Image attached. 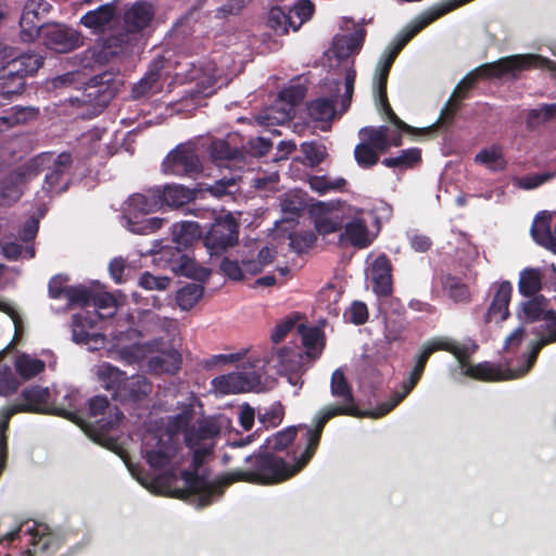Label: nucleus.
I'll return each mask as SVG.
<instances>
[{
	"label": "nucleus",
	"mask_w": 556,
	"mask_h": 556,
	"mask_svg": "<svg viewBox=\"0 0 556 556\" xmlns=\"http://www.w3.org/2000/svg\"><path fill=\"white\" fill-rule=\"evenodd\" d=\"M301 444L288 450L287 457L275 454L266 448H260L244 458V466L218 476L210 481L205 476L194 471L185 470L181 478L185 489H175L172 496L187 500L194 496L198 508L210 506L220 498L225 490L233 483L243 482L254 485L279 484L296 476L306 466L307 462L298 453Z\"/></svg>",
	"instance_id": "obj_1"
},
{
	"label": "nucleus",
	"mask_w": 556,
	"mask_h": 556,
	"mask_svg": "<svg viewBox=\"0 0 556 556\" xmlns=\"http://www.w3.org/2000/svg\"><path fill=\"white\" fill-rule=\"evenodd\" d=\"M544 320H546L545 333L540 341L533 342L530 352L523 355L526 358L523 367L503 369L501 366L485 362L468 366L466 375L482 381H505L523 377L534 366L541 349L556 342V312L548 309L545 313Z\"/></svg>",
	"instance_id": "obj_2"
},
{
	"label": "nucleus",
	"mask_w": 556,
	"mask_h": 556,
	"mask_svg": "<svg viewBox=\"0 0 556 556\" xmlns=\"http://www.w3.org/2000/svg\"><path fill=\"white\" fill-rule=\"evenodd\" d=\"M160 188L131 194L125 202L123 219L126 228L136 235H150L162 228L164 219L147 217L161 210Z\"/></svg>",
	"instance_id": "obj_3"
},
{
	"label": "nucleus",
	"mask_w": 556,
	"mask_h": 556,
	"mask_svg": "<svg viewBox=\"0 0 556 556\" xmlns=\"http://www.w3.org/2000/svg\"><path fill=\"white\" fill-rule=\"evenodd\" d=\"M155 11L151 3L138 0L125 9L123 29L104 39V47L111 54L117 55L132 47L139 35L151 26Z\"/></svg>",
	"instance_id": "obj_4"
},
{
	"label": "nucleus",
	"mask_w": 556,
	"mask_h": 556,
	"mask_svg": "<svg viewBox=\"0 0 556 556\" xmlns=\"http://www.w3.org/2000/svg\"><path fill=\"white\" fill-rule=\"evenodd\" d=\"M73 156L70 152L55 154L43 152L27 161L28 170L33 178L47 172L42 190L46 193H62L68 189L72 179Z\"/></svg>",
	"instance_id": "obj_5"
},
{
	"label": "nucleus",
	"mask_w": 556,
	"mask_h": 556,
	"mask_svg": "<svg viewBox=\"0 0 556 556\" xmlns=\"http://www.w3.org/2000/svg\"><path fill=\"white\" fill-rule=\"evenodd\" d=\"M535 67L556 68V63L538 54H515L501 58L495 62L484 63L472 70L470 74L479 79L502 78L509 75L517 80L520 73Z\"/></svg>",
	"instance_id": "obj_6"
},
{
	"label": "nucleus",
	"mask_w": 556,
	"mask_h": 556,
	"mask_svg": "<svg viewBox=\"0 0 556 556\" xmlns=\"http://www.w3.org/2000/svg\"><path fill=\"white\" fill-rule=\"evenodd\" d=\"M51 410V393L48 388L30 386L21 393V402L0 412V439L8 442V430L12 416L16 413L48 414Z\"/></svg>",
	"instance_id": "obj_7"
},
{
	"label": "nucleus",
	"mask_w": 556,
	"mask_h": 556,
	"mask_svg": "<svg viewBox=\"0 0 556 556\" xmlns=\"http://www.w3.org/2000/svg\"><path fill=\"white\" fill-rule=\"evenodd\" d=\"M345 415L353 417H370V412H361L357 406L351 405H330L319 412L316 417L315 426L308 427L306 425H302L301 430H304V448L301 452V455L304 459L309 463L313 458L321 439V434L326 424L333 417Z\"/></svg>",
	"instance_id": "obj_8"
},
{
	"label": "nucleus",
	"mask_w": 556,
	"mask_h": 556,
	"mask_svg": "<svg viewBox=\"0 0 556 556\" xmlns=\"http://www.w3.org/2000/svg\"><path fill=\"white\" fill-rule=\"evenodd\" d=\"M162 170L167 175L194 177L203 170L197 144L188 141L176 146L163 160Z\"/></svg>",
	"instance_id": "obj_9"
},
{
	"label": "nucleus",
	"mask_w": 556,
	"mask_h": 556,
	"mask_svg": "<svg viewBox=\"0 0 556 556\" xmlns=\"http://www.w3.org/2000/svg\"><path fill=\"white\" fill-rule=\"evenodd\" d=\"M239 224L230 214L220 216L211 225L203 244L211 255L218 254L238 243Z\"/></svg>",
	"instance_id": "obj_10"
},
{
	"label": "nucleus",
	"mask_w": 556,
	"mask_h": 556,
	"mask_svg": "<svg viewBox=\"0 0 556 556\" xmlns=\"http://www.w3.org/2000/svg\"><path fill=\"white\" fill-rule=\"evenodd\" d=\"M178 65V61H172V55L168 54V51L162 55L156 56L151 62L147 74L137 84L134 85L131 89V98L134 100H139L150 94L160 92L163 87V72L169 68H176Z\"/></svg>",
	"instance_id": "obj_11"
},
{
	"label": "nucleus",
	"mask_w": 556,
	"mask_h": 556,
	"mask_svg": "<svg viewBox=\"0 0 556 556\" xmlns=\"http://www.w3.org/2000/svg\"><path fill=\"white\" fill-rule=\"evenodd\" d=\"M362 142L354 149V157L362 168H371L379 162V153H386V139L382 129L366 126L359 130Z\"/></svg>",
	"instance_id": "obj_12"
},
{
	"label": "nucleus",
	"mask_w": 556,
	"mask_h": 556,
	"mask_svg": "<svg viewBox=\"0 0 556 556\" xmlns=\"http://www.w3.org/2000/svg\"><path fill=\"white\" fill-rule=\"evenodd\" d=\"M437 351H446L453 354L460 366L464 368L467 366L469 359L468 350L447 338H435L427 341L415 359V365L409 374L421 379L426 365L430 356Z\"/></svg>",
	"instance_id": "obj_13"
},
{
	"label": "nucleus",
	"mask_w": 556,
	"mask_h": 556,
	"mask_svg": "<svg viewBox=\"0 0 556 556\" xmlns=\"http://www.w3.org/2000/svg\"><path fill=\"white\" fill-rule=\"evenodd\" d=\"M262 382V375L256 370L231 372L212 380L213 389L220 394H237L256 389Z\"/></svg>",
	"instance_id": "obj_14"
},
{
	"label": "nucleus",
	"mask_w": 556,
	"mask_h": 556,
	"mask_svg": "<svg viewBox=\"0 0 556 556\" xmlns=\"http://www.w3.org/2000/svg\"><path fill=\"white\" fill-rule=\"evenodd\" d=\"M39 35L43 45L56 53H67L80 46L79 33L62 24L48 25Z\"/></svg>",
	"instance_id": "obj_15"
},
{
	"label": "nucleus",
	"mask_w": 556,
	"mask_h": 556,
	"mask_svg": "<svg viewBox=\"0 0 556 556\" xmlns=\"http://www.w3.org/2000/svg\"><path fill=\"white\" fill-rule=\"evenodd\" d=\"M51 9L52 5L46 0H28L25 3L20 20L21 37L24 41H31L39 35L45 28L41 18Z\"/></svg>",
	"instance_id": "obj_16"
},
{
	"label": "nucleus",
	"mask_w": 556,
	"mask_h": 556,
	"mask_svg": "<svg viewBox=\"0 0 556 556\" xmlns=\"http://www.w3.org/2000/svg\"><path fill=\"white\" fill-rule=\"evenodd\" d=\"M160 261L165 262L167 266L178 275L195 278L199 266L189 251H186L178 244L175 247H164L159 252Z\"/></svg>",
	"instance_id": "obj_17"
},
{
	"label": "nucleus",
	"mask_w": 556,
	"mask_h": 556,
	"mask_svg": "<svg viewBox=\"0 0 556 556\" xmlns=\"http://www.w3.org/2000/svg\"><path fill=\"white\" fill-rule=\"evenodd\" d=\"M45 56L35 51H27L24 53H17L14 49L13 56L10 59L4 66V72L8 75L18 74L24 80L26 77L35 75L38 70L43 65Z\"/></svg>",
	"instance_id": "obj_18"
},
{
	"label": "nucleus",
	"mask_w": 556,
	"mask_h": 556,
	"mask_svg": "<svg viewBox=\"0 0 556 556\" xmlns=\"http://www.w3.org/2000/svg\"><path fill=\"white\" fill-rule=\"evenodd\" d=\"M26 167L27 162L10 172L0 180L1 199L15 202L22 197V187L34 179L31 173Z\"/></svg>",
	"instance_id": "obj_19"
},
{
	"label": "nucleus",
	"mask_w": 556,
	"mask_h": 556,
	"mask_svg": "<svg viewBox=\"0 0 556 556\" xmlns=\"http://www.w3.org/2000/svg\"><path fill=\"white\" fill-rule=\"evenodd\" d=\"M513 294V286L509 281H503L495 287L490 306L484 315V323H501L509 316V303Z\"/></svg>",
	"instance_id": "obj_20"
},
{
	"label": "nucleus",
	"mask_w": 556,
	"mask_h": 556,
	"mask_svg": "<svg viewBox=\"0 0 556 556\" xmlns=\"http://www.w3.org/2000/svg\"><path fill=\"white\" fill-rule=\"evenodd\" d=\"M477 84L476 77L470 72L457 84L446 105L441 111L438 125H448L453 122L455 114L459 110V102L468 99L470 91Z\"/></svg>",
	"instance_id": "obj_21"
},
{
	"label": "nucleus",
	"mask_w": 556,
	"mask_h": 556,
	"mask_svg": "<svg viewBox=\"0 0 556 556\" xmlns=\"http://www.w3.org/2000/svg\"><path fill=\"white\" fill-rule=\"evenodd\" d=\"M372 290L380 298L393 292L392 264L386 254L379 255L371 266Z\"/></svg>",
	"instance_id": "obj_22"
},
{
	"label": "nucleus",
	"mask_w": 556,
	"mask_h": 556,
	"mask_svg": "<svg viewBox=\"0 0 556 556\" xmlns=\"http://www.w3.org/2000/svg\"><path fill=\"white\" fill-rule=\"evenodd\" d=\"M301 428L302 425L289 426L267 438L265 443L261 446L262 448H266L275 454H279L281 452L287 453L288 450L301 444V448L298 453L299 456L304 448L303 434L300 438L298 437V432Z\"/></svg>",
	"instance_id": "obj_23"
},
{
	"label": "nucleus",
	"mask_w": 556,
	"mask_h": 556,
	"mask_svg": "<svg viewBox=\"0 0 556 556\" xmlns=\"http://www.w3.org/2000/svg\"><path fill=\"white\" fill-rule=\"evenodd\" d=\"M86 90L88 98H92L98 105L106 106L117 92L113 74L104 72L94 75L89 79Z\"/></svg>",
	"instance_id": "obj_24"
},
{
	"label": "nucleus",
	"mask_w": 556,
	"mask_h": 556,
	"mask_svg": "<svg viewBox=\"0 0 556 556\" xmlns=\"http://www.w3.org/2000/svg\"><path fill=\"white\" fill-rule=\"evenodd\" d=\"M153 386L149 379L142 375H135L126 378L123 387L117 392L115 401L125 403H140L152 392Z\"/></svg>",
	"instance_id": "obj_25"
},
{
	"label": "nucleus",
	"mask_w": 556,
	"mask_h": 556,
	"mask_svg": "<svg viewBox=\"0 0 556 556\" xmlns=\"http://www.w3.org/2000/svg\"><path fill=\"white\" fill-rule=\"evenodd\" d=\"M220 433V426L212 417H203L197 421L195 426L186 433L185 444L189 448H194L201 444L215 443V439Z\"/></svg>",
	"instance_id": "obj_26"
},
{
	"label": "nucleus",
	"mask_w": 556,
	"mask_h": 556,
	"mask_svg": "<svg viewBox=\"0 0 556 556\" xmlns=\"http://www.w3.org/2000/svg\"><path fill=\"white\" fill-rule=\"evenodd\" d=\"M201 191L202 189H190L182 185H166L164 188H160L161 207L178 208L184 206L195 200Z\"/></svg>",
	"instance_id": "obj_27"
},
{
	"label": "nucleus",
	"mask_w": 556,
	"mask_h": 556,
	"mask_svg": "<svg viewBox=\"0 0 556 556\" xmlns=\"http://www.w3.org/2000/svg\"><path fill=\"white\" fill-rule=\"evenodd\" d=\"M533 240L556 254V242L554 231H552V214L548 212H540L531 227Z\"/></svg>",
	"instance_id": "obj_28"
},
{
	"label": "nucleus",
	"mask_w": 556,
	"mask_h": 556,
	"mask_svg": "<svg viewBox=\"0 0 556 556\" xmlns=\"http://www.w3.org/2000/svg\"><path fill=\"white\" fill-rule=\"evenodd\" d=\"M181 354L172 349L152 356L148 361V368L154 375H175L181 367Z\"/></svg>",
	"instance_id": "obj_29"
},
{
	"label": "nucleus",
	"mask_w": 556,
	"mask_h": 556,
	"mask_svg": "<svg viewBox=\"0 0 556 556\" xmlns=\"http://www.w3.org/2000/svg\"><path fill=\"white\" fill-rule=\"evenodd\" d=\"M116 15V3L109 2L98 7L96 10L88 11L80 18V24L94 33L101 31L109 25Z\"/></svg>",
	"instance_id": "obj_30"
},
{
	"label": "nucleus",
	"mask_w": 556,
	"mask_h": 556,
	"mask_svg": "<svg viewBox=\"0 0 556 556\" xmlns=\"http://www.w3.org/2000/svg\"><path fill=\"white\" fill-rule=\"evenodd\" d=\"M202 239V230L197 222H180L173 226V241L186 251Z\"/></svg>",
	"instance_id": "obj_31"
},
{
	"label": "nucleus",
	"mask_w": 556,
	"mask_h": 556,
	"mask_svg": "<svg viewBox=\"0 0 556 556\" xmlns=\"http://www.w3.org/2000/svg\"><path fill=\"white\" fill-rule=\"evenodd\" d=\"M296 331L305 348L304 357L318 358L325 348L324 332L317 327H306L303 324L296 326Z\"/></svg>",
	"instance_id": "obj_32"
},
{
	"label": "nucleus",
	"mask_w": 556,
	"mask_h": 556,
	"mask_svg": "<svg viewBox=\"0 0 556 556\" xmlns=\"http://www.w3.org/2000/svg\"><path fill=\"white\" fill-rule=\"evenodd\" d=\"M380 102V111L384 114L387 119L399 130L405 131L407 135L417 136V135H426L433 132L438 128V123H434L431 126L417 128L408 125L404 121H402L393 111L392 106L389 103L388 94L384 92V96H378Z\"/></svg>",
	"instance_id": "obj_33"
},
{
	"label": "nucleus",
	"mask_w": 556,
	"mask_h": 556,
	"mask_svg": "<svg viewBox=\"0 0 556 556\" xmlns=\"http://www.w3.org/2000/svg\"><path fill=\"white\" fill-rule=\"evenodd\" d=\"M419 380V378L409 374L408 378L403 380L401 391L394 392L388 401L379 404L375 410H370V417L380 418L389 414L413 391Z\"/></svg>",
	"instance_id": "obj_34"
},
{
	"label": "nucleus",
	"mask_w": 556,
	"mask_h": 556,
	"mask_svg": "<svg viewBox=\"0 0 556 556\" xmlns=\"http://www.w3.org/2000/svg\"><path fill=\"white\" fill-rule=\"evenodd\" d=\"M275 357L281 372L298 374L303 369L304 351L296 345L279 349Z\"/></svg>",
	"instance_id": "obj_35"
},
{
	"label": "nucleus",
	"mask_w": 556,
	"mask_h": 556,
	"mask_svg": "<svg viewBox=\"0 0 556 556\" xmlns=\"http://www.w3.org/2000/svg\"><path fill=\"white\" fill-rule=\"evenodd\" d=\"M98 376L103 384V388L111 392L113 400H116L117 392L123 387L127 378L126 372L111 364L105 363L100 366Z\"/></svg>",
	"instance_id": "obj_36"
},
{
	"label": "nucleus",
	"mask_w": 556,
	"mask_h": 556,
	"mask_svg": "<svg viewBox=\"0 0 556 556\" xmlns=\"http://www.w3.org/2000/svg\"><path fill=\"white\" fill-rule=\"evenodd\" d=\"M212 161L218 166H228L231 161H240L243 155L238 148H232L226 140H213L208 148Z\"/></svg>",
	"instance_id": "obj_37"
},
{
	"label": "nucleus",
	"mask_w": 556,
	"mask_h": 556,
	"mask_svg": "<svg viewBox=\"0 0 556 556\" xmlns=\"http://www.w3.org/2000/svg\"><path fill=\"white\" fill-rule=\"evenodd\" d=\"M543 274L540 268L528 267L520 271L518 291L526 298H532L542 290Z\"/></svg>",
	"instance_id": "obj_38"
},
{
	"label": "nucleus",
	"mask_w": 556,
	"mask_h": 556,
	"mask_svg": "<svg viewBox=\"0 0 556 556\" xmlns=\"http://www.w3.org/2000/svg\"><path fill=\"white\" fill-rule=\"evenodd\" d=\"M340 240H348L353 247L359 249L368 247L370 241L366 223L359 218L349 222L340 236Z\"/></svg>",
	"instance_id": "obj_39"
},
{
	"label": "nucleus",
	"mask_w": 556,
	"mask_h": 556,
	"mask_svg": "<svg viewBox=\"0 0 556 556\" xmlns=\"http://www.w3.org/2000/svg\"><path fill=\"white\" fill-rule=\"evenodd\" d=\"M4 66L0 67V98L12 100L14 97L21 96L26 88V80L18 74L8 75Z\"/></svg>",
	"instance_id": "obj_40"
},
{
	"label": "nucleus",
	"mask_w": 556,
	"mask_h": 556,
	"mask_svg": "<svg viewBox=\"0 0 556 556\" xmlns=\"http://www.w3.org/2000/svg\"><path fill=\"white\" fill-rule=\"evenodd\" d=\"M77 408L78 394L74 391H66L62 395L61 401H58V397L51 401V410H49L48 414L74 420L76 418Z\"/></svg>",
	"instance_id": "obj_41"
},
{
	"label": "nucleus",
	"mask_w": 556,
	"mask_h": 556,
	"mask_svg": "<svg viewBox=\"0 0 556 556\" xmlns=\"http://www.w3.org/2000/svg\"><path fill=\"white\" fill-rule=\"evenodd\" d=\"M331 394L341 400V405L356 406L350 383L341 369H336L331 375Z\"/></svg>",
	"instance_id": "obj_42"
},
{
	"label": "nucleus",
	"mask_w": 556,
	"mask_h": 556,
	"mask_svg": "<svg viewBox=\"0 0 556 556\" xmlns=\"http://www.w3.org/2000/svg\"><path fill=\"white\" fill-rule=\"evenodd\" d=\"M421 150L409 148L402 150L397 156L386 157L381 163L389 168L410 169L421 163Z\"/></svg>",
	"instance_id": "obj_43"
},
{
	"label": "nucleus",
	"mask_w": 556,
	"mask_h": 556,
	"mask_svg": "<svg viewBox=\"0 0 556 556\" xmlns=\"http://www.w3.org/2000/svg\"><path fill=\"white\" fill-rule=\"evenodd\" d=\"M94 327V319L84 314H75L72 318V334L77 343L87 344L94 339L96 334L88 329Z\"/></svg>",
	"instance_id": "obj_44"
},
{
	"label": "nucleus",
	"mask_w": 556,
	"mask_h": 556,
	"mask_svg": "<svg viewBox=\"0 0 556 556\" xmlns=\"http://www.w3.org/2000/svg\"><path fill=\"white\" fill-rule=\"evenodd\" d=\"M443 288L455 303H468L471 299L468 286L459 277L447 275Z\"/></svg>",
	"instance_id": "obj_45"
},
{
	"label": "nucleus",
	"mask_w": 556,
	"mask_h": 556,
	"mask_svg": "<svg viewBox=\"0 0 556 556\" xmlns=\"http://www.w3.org/2000/svg\"><path fill=\"white\" fill-rule=\"evenodd\" d=\"M194 417V406L192 403L185 404L181 410L168 419V431L173 434L182 432L184 437L192 428L190 425Z\"/></svg>",
	"instance_id": "obj_46"
},
{
	"label": "nucleus",
	"mask_w": 556,
	"mask_h": 556,
	"mask_svg": "<svg viewBox=\"0 0 556 556\" xmlns=\"http://www.w3.org/2000/svg\"><path fill=\"white\" fill-rule=\"evenodd\" d=\"M294 21H290L288 11L286 12L280 7H274L269 10L267 16V26L278 36H283L293 29Z\"/></svg>",
	"instance_id": "obj_47"
},
{
	"label": "nucleus",
	"mask_w": 556,
	"mask_h": 556,
	"mask_svg": "<svg viewBox=\"0 0 556 556\" xmlns=\"http://www.w3.org/2000/svg\"><path fill=\"white\" fill-rule=\"evenodd\" d=\"M204 288L198 283H189L178 290L176 301L184 311H189L202 299Z\"/></svg>",
	"instance_id": "obj_48"
},
{
	"label": "nucleus",
	"mask_w": 556,
	"mask_h": 556,
	"mask_svg": "<svg viewBox=\"0 0 556 556\" xmlns=\"http://www.w3.org/2000/svg\"><path fill=\"white\" fill-rule=\"evenodd\" d=\"M16 371L25 379L33 378L46 368L45 362L39 358H33L27 354L20 355L15 361Z\"/></svg>",
	"instance_id": "obj_49"
},
{
	"label": "nucleus",
	"mask_w": 556,
	"mask_h": 556,
	"mask_svg": "<svg viewBox=\"0 0 556 556\" xmlns=\"http://www.w3.org/2000/svg\"><path fill=\"white\" fill-rule=\"evenodd\" d=\"M309 116L318 122L330 121L334 115V100L320 98L313 100L307 106Z\"/></svg>",
	"instance_id": "obj_50"
},
{
	"label": "nucleus",
	"mask_w": 556,
	"mask_h": 556,
	"mask_svg": "<svg viewBox=\"0 0 556 556\" xmlns=\"http://www.w3.org/2000/svg\"><path fill=\"white\" fill-rule=\"evenodd\" d=\"M97 311V316L100 319L113 317L116 312V300L108 293L93 292L91 305Z\"/></svg>",
	"instance_id": "obj_51"
},
{
	"label": "nucleus",
	"mask_w": 556,
	"mask_h": 556,
	"mask_svg": "<svg viewBox=\"0 0 556 556\" xmlns=\"http://www.w3.org/2000/svg\"><path fill=\"white\" fill-rule=\"evenodd\" d=\"M315 7L311 0H299L288 10L290 21H294L293 30L296 31L314 14Z\"/></svg>",
	"instance_id": "obj_52"
},
{
	"label": "nucleus",
	"mask_w": 556,
	"mask_h": 556,
	"mask_svg": "<svg viewBox=\"0 0 556 556\" xmlns=\"http://www.w3.org/2000/svg\"><path fill=\"white\" fill-rule=\"evenodd\" d=\"M546 299L543 295L532 296L530 300L522 303V314L527 321L533 323L540 319H544L546 306Z\"/></svg>",
	"instance_id": "obj_53"
},
{
	"label": "nucleus",
	"mask_w": 556,
	"mask_h": 556,
	"mask_svg": "<svg viewBox=\"0 0 556 556\" xmlns=\"http://www.w3.org/2000/svg\"><path fill=\"white\" fill-rule=\"evenodd\" d=\"M289 240L291 249L301 254L306 252L315 244L317 237L314 231L306 230L290 233Z\"/></svg>",
	"instance_id": "obj_54"
},
{
	"label": "nucleus",
	"mask_w": 556,
	"mask_h": 556,
	"mask_svg": "<svg viewBox=\"0 0 556 556\" xmlns=\"http://www.w3.org/2000/svg\"><path fill=\"white\" fill-rule=\"evenodd\" d=\"M308 184L312 190L319 194H325L330 190H341L346 185V180L344 178H338L331 181L326 176H311Z\"/></svg>",
	"instance_id": "obj_55"
},
{
	"label": "nucleus",
	"mask_w": 556,
	"mask_h": 556,
	"mask_svg": "<svg viewBox=\"0 0 556 556\" xmlns=\"http://www.w3.org/2000/svg\"><path fill=\"white\" fill-rule=\"evenodd\" d=\"M93 290L83 285L72 286L68 296V306H90L92 302Z\"/></svg>",
	"instance_id": "obj_56"
},
{
	"label": "nucleus",
	"mask_w": 556,
	"mask_h": 556,
	"mask_svg": "<svg viewBox=\"0 0 556 556\" xmlns=\"http://www.w3.org/2000/svg\"><path fill=\"white\" fill-rule=\"evenodd\" d=\"M344 320L361 326L367 323L369 312L367 305L362 301H354L343 314Z\"/></svg>",
	"instance_id": "obj_57"
},
{
	"label": "nucleus",
	"mask_w": 556,
	"mask_h": 556,
	"mask_svg": "<svg viewBox=\"0 0 556 556\" xmlns=\"http://www.w3.org/2000/svg\"><path fill=\"white\" fill-rule=\"evenodd\" d=\"M205 190L210 192L213 197L218 199L225 195H230L236 193L238 190V179L236 177H224L222 179L216 180Z\"/></svg>",
	"instance_id": "obj_58"
},
{
	"label": "nucleus",
	"mask_w": 556,
	"mask_h": 556,
	"mask_svg": "<svg viewBox=\"0 0 556 556\" xmlns=\"http://www.w3.org/2000/svg\"><path fill=\"white\" fill-rule=\"evenodd\" d=\"M147 345L134 343L126 345L118 351L119 358L128 365L138 364L147 356Z\"/></svg>",
	"instance_id": "obj_59"
},
{
	"label": "nucleus",
	"mask_w": 556,
	"mask_h": 556,
	"mask_svg": "<svg viewBox=\"0 0 556 556\" xmlns=\"http://www.w3.org/2000/svg\"><path fill=\"white\" fill-rule=\"evenodd\" d=\"M70 278L64 275L53 276L48 283V294L51 299L61 300L67 299L71 287L68 286Z\"/></svg>",
	"instance_id": "obj_60"
},
{
	"label": "nucleus",
	"mask_w": 556,
	"mask_h": 556,
	"mask_svg": "<svg viewBox=\"0 0 556 556\" xmlns=\"http://www.w3.org/2000/svg\"><path fill=\"white\" fill-rule=\"evenodd\" d=\"M556 117V103H544L538 109H531L527 115L529 126L547 122Z\"/></svg>",
	"instance_id": "obj_61"
},
{
	"label": "nucleus",
	"mask_w": 556,
	"mask_h": 556,
	"mask_svg": "<svg viewBox=\"0 0 556 556\" xmlns=\"http://www.w3.org/2000/svg\"><path fill=\"white\" fill-rule=\"evenodd\" d=\"M554 177L553 173H540V174H531L522 177H518L514 180L516 187L523 190H532L535 189L543 184L547 182Z\"/></svg>",
	"instance_id": "obj_62"
},
{
	"label": "nucleus",
	"mask_w": 556,
	"mask_h": 556,
	"mask_svg": "<svg viewBox=\"0 0 556 556\" xmlns=\"http://www.w3.org/2000/svg\"><path fill=\"white\" fill-rule=\"evenodd\" d=\"M18 379L9 366L0 368V395L8 396L16 392Z\"/></svg>",
	"instance_id": "obj_63"
},
{
	"label": "nucleus",
	"mask_w": 556,
	"mask_h": 556,
	"mask_svg": "<svg viewBox=\"0 0 556 556\" xmlns=\"http://www.w3.org/2000/svg\"><path fill=\"white\" fill-rule=\"evenodd\" d=\"M301 148L302 152L312 166H318L320 163H323L327 155L326 148L323 144L316 142H304Z\"/></svg>",
	"instance_id": "obj_64"
}]
</instances>
